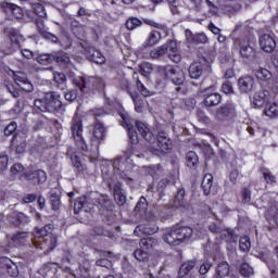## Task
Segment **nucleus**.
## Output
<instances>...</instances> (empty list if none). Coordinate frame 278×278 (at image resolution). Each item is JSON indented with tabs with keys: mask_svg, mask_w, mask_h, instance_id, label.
Listing matches in <instances>:
<instances>
[{
	"mask_svg": "<svg viewBox=\"0 0 278 278\" xmlns=\"http://www.w3.org/2000/svg\"><path fill=\"white\" fill-rule=\"evenodd\" d=\"M113 197L115 201H117V205H125V203H127V195H125V190H123L121 182L114 185Z\"/></svg>",
	"mask_w": 278,
	"mask_h": 278,
	"instance_id": "21",
	"label": "nucleus"
},
{
	"mask_svg": "<svg viewBox=\"0 0 278 278\" xmlns=\"http://www.w3.org/2000/svg\"><path fill=\"white\" fill-rule=\"evenodd\" d=\"M128 138L130 144H138V132L131 128H128Z\"/></svg>",
	"mask_w": 278,
	"mask_h": 278,
	"instance_id": "62",
	"label": "nucleus"
},
{
	"mask_svg": "<svg viewBox=\"0 0 278 278\" xmlns=\"http://www.w3.org/2000/svg\"><path fill=\"white\" fill-rule=\"evenodd\" d=\"M197 266V263L194 261H187L181 264L179 270H178V277H186L190 270H192Z\"/></svg>",
	"mask_w": 278,
	"mask_h": 278,
	"instance_id": "34",
	"label": "nucleus"
},
{
	"mask_svg": "<svg viewBox=\"0 0 278 278\" xmlns=\"http://www.w3.org/2000/svg\"><path fill=\"white\" fill-rule=\"evenodd\" d=\"M229 275V264L222 262L217 265L215 276L218 278H225Z\"/></svg>",
	"mask_w": 278,
	"mask_h": 278,
	"instance_id": "40",
	"label": "nucleus"
},
{
	"mask_svg": "<svg viewBox=\"0 0 278 278\" xmlns=\"http://www.w3.org/2000/svg\"><path fill=\"white\" fill-rule=\"evenodd\" d=\"M10 173L12 177H18V179L23 180L25 179V173H27V170H25V166H23V164L15 163L11 166Z\"/></svg>",
	"mask_w": 278,
	"mask_h": 278,
	"instance_id": "29",
	"label": "nucleus"
},
{
	"mask_svg": "<svg viewBox=\"0 0 278 278\" xmlns=\"http://www.w3.org/2000/svg\"><path fill=\"white\" fill-rule=\"evenodd\" d=\"M14 81L24 92H31L34 90V85L29 81V78H27L26 73L16 72L14 74Z\"/></svg>",
	"mask_w": 278,
	"mask_h": 278,
	"instance_id": "12",
	"label": "nucleus"
},
{
	"mask_svg": "<svg viewBox=\"0 0 278 278\" xmlns=\"http://www.w3.org/2000/svg\"><path fill=\"white\" fill-rule=\"evenodd\" d=\"M238 86L240 92H251V90L255 88V78H253L252 76H243L239 78Z\"/></svg>",
	"mask_w": 278,
	"mask_h": 278,
	"instance_id": "18",
	"label": "nucleus"
},
{
	"mask_svg": "<svg viewBox=\"0 0 278 278\" xmlns=\"http://www.w3.org/2000/svg\"><path fill=\"white\" fill-rule=\"evenodd\" d=\"M239 249L243 251V253L249 252L251 249V239H249V237H242L239 240Z\"/></svg>",
	"mask_w": 278,
	"mask_h": 278,
	"instance_id": "44",
	"label": "nucleus"
},
{
	"mask_svg": "<svg viewBox=\"0 0 278 278\" xmlns=\"http://www.w3.org/2000/svg\"><path fill=\"white\" fill-rule=\"evenodd\" d=\"M33 12L36 14V16H39V18H45L47 16V11L45 10V5L41 3H33L31 4Z\"/></svg>",
	"mask_w": 278,
	"mask_h": 278,
	"instance_id": "43",
	"label": "nucleus"
},
{
	"mask_svg": "<svg viewBox=\"0 0 278 278\" xmlns=\"http://www.w3.org/2000/svg\"><path fill=\"white\" fill-rule=\"evenodd\" d=\"M220 103V93L207 94L204 99V105L206 108H214Z\"/></svg>",
	"mask_w": 278,
	"mask_h": 278,
	"instance_id": "32",
	"label": "nucleus"
},
{
	"mask_svg": "<svg viewBox=\"0 0 278 278\" xmlns=\"http://www.w3.org/2000/svg\"><path fill=\"white\" fill-rule=\"evenodd\" d=\"M16 129H18V124L16 122H11L9 125L4 128V136H16Z\"/></svg>",
	"mask_w": 278,
	"mask_h": 278,
	"instance_id": "47",
	"label": "nucleus"
},
{
	"mask_svg": "<svg viewBox=\"0 0 278 278\" xmlns=\"http://www.w3.org/2000/svg\"><path fill=\"white\" fill-rule=\"evenodd\" d=\"M53 62H55L60 66H66V64H68V62H71V58H68V55H66V53L58 52L53 55Z\"/></svg>",
	"mask_w": 278,
	"mask_h": 278,
	"instance_id": "41",
	"label": "nucleus"
},
{
	"mask_svg": "<svg viewBox=\"0 0 278 278\" xmlns=\"http://www.w3.org/2000/svg\"><path fill=\"white\" fill-rule=\"evenodd\" d=\"M74 84L84 94H96L105 90V81L101 78L78 77L74 79Z\"/></svg>",
	"mask_w": 278,
	"mask_h": 278,
	"instance_id": "3",
	"label": "nucleus"
},
{
	"mask_svg": "<svg viewBox=\"0 0 278 278\" xmlns=\"http://www.w3.org/2000/svg\"><path fill=\"white\" fill-rule=\"evenodd\" d=\"M55 84H66V74L64 73H54Z\"/></svg>",
	"mask_w": 278,
	"mask_h": 278,
	"instance_id": "64",
	"label": "nucleus"
},
{
	"mask_svg": "<svg viewBox=\"0 0 278 278\" xmlns=\"http://www.w3.org/2000/svg\"><path fill=\"white\" fill-rule=\"evenodd\" d=\"M140 73H141V75H144V77H149V75H151V73H153V64L142 63L140 65Z\"/></svg>",
	"mask_w": 278,
	"mask_h": 278,
	"instance_id": "52",
	"label": "nucleus"
},
{
	"mask_svg": "<svg viewBox=\"0 0 278 278\" xmlns=\"http://www.w3.org/2000/svg\"><path fill=\"white\" fill-rule=\"evenodd\" d=\"M72 166L76 175H84V170H86L85 165L81 164V156L77 155V152L72 153L71 155Z\"/></svg>",
	"mask_w": 278,
	"mask_h": 278,
	"instance_id": "24",
	"label": "nucleus"
},
{
	"mask_svg": "<svg viewBox=\"0 0 278 278\" xmlns=\"http://www.w3.org/2000/svg\"><path fill=\"white\" fill-rule=\"evenodd\" d=\"M24 177L26 181H29V184L40 186V184H45V181H47V172L42 169H30L25 173Z\"/></svg>",
	"mask_w": 278,
	"mask_h": 278,
	"instance_id": "8",
	"label": "nucleus"
},
{
	"mask_svg": "<svg viewBox=\"0 0 278 278\" xmlns=\"http://www.w3.org/2000/svg\"><path fill=\"white\" fill-rule=\"evenodd\" d=\"M157 244V239L153 237L143 238L139 242V247L146 251H150V249H153Z\"/></svg>",
	"mask_w": 278,
	"mask_h": 278,
	"instance_id": "39",
	"label": "nucleus"
},
{
	"mask_svg": "<svg viewBox=\"0 0 278 278\" xmlns=\"http://www.w3.org/2000/svg\"><path fill=\"white\" fill-rule=\"evenodd\" d=\"M163 240L166 242V244H169V247H175V228H166L164 230Z\"/></svg>",
	"mask_w": 278,
	"mask_h": 278,
	"instance_id": "36",
	"label": "nucleus"
},
{
	"mask_svg": "<svg viewBox=\"0 0 278 278\" xmlns=\"http://www.w3.org/2000/svg\"><path fill=\"white\" fill-rule=\"evenodd\" d=\"M239 273L241 277L251 278L255 275V270L249 263L243 262L239 267Z\"/></svg>",
	"mask_w": 278,
	"mask_h": 278,
	"instance_id": "35",
	"label": "nucleus"
},
{
	"mask_svg": "<svg viewBox=\"0 0 278 278\" xmlns=\"http://www.w3.org/2000/svg\"><path fill=\"white\" fill-rule=\"evenodd\" d=\"M34 112H49L50 114H58L66 112L62 96L58 91H48L42 98L35 99Z\"/></svg>",
	"mask_w": 278,
	"mask_h": 278,
	"instance_id": "2",
	"label": "nucleus"
},
{
	"mask_svg": "<svg viewBox=\"0 0 278 278\" xmlns=\"http://www.w3.org/2000/svg\"><path fill=\"white\" fill-rule=\"evenodd\" d=\"M134 256L138 260V262H147L149 260V252H147L144 249H137L134 252Z\"/></svg>",
	"mask_w": 278,
	"mask_h": 278,
	"instance_id": "46",
	"label": "nucleus"
},
{
	"mask_svg": "<svg viewBox=\"0 0 278 278\" xmlns=\"http://www.w3.org/2000/svg\"><path fill=\"white\" fill-rule=\"evenodd\" d=\"M50 204H51V208L54 212H58V210H60L61 201H60V195H58V193L51 194V197H50Z\"/></svg>",
	"mask_w": 278,
	"mask_h": 278,
	"instance_id": "50",
	"label": "nucleus"
},
{
	"mask_svg": "<svg viewBox=\"0 0 278 278\" xmlns=\"http://www.w3.org/2000/svg\"><path fill=\"white\" fill-rule=\"evenodd\" d=\"M126 29H136V27H140L142 25V22L138 17H131L126 22Z\"/></svg>",
	"mask_w": 278,
	"mask_h": 278,
	"instance_id": "49",
	"label": "nucleus"
},
{
	"mask_svg": "<svg viewBox=\"0 0 278 278\" xmlns=\"http://www.w3.org/2000/svg\"><path fill=\"white\" fill-rule=\"evenodd\" d=\"M176 200L178 207H188V202L186 201V189H179L177 191Z\"/></svg>",
	"mask_w": 278,
	"mask_h": 278,
	"instance_id": "42",
	"label": "nucleus"
},
{
	"mask_svg": "<svg viewBox=\"0 0 278 278\" xmlns=\"http://www.w3.org/2000/svg\"><path fill=\"white\" fill-rule=\"evenodd\" d=\"M167 55L172 62H175V39L167 40L166 43L150 51L152 60H160Z\"/></svg>",
	"mask_w": 278,
	"mask_h": 278,
	"instance_id": "6",
	"label": "nucleus"
},
{
	"mask_svg": "<svg viewBox=\"0 0 278 278\" xmlns=\"http://www.w3.org/2000/svg\"><path fill=\"white\" fill-rule=\"evenodd\" d=\"M156 141L159 149L164 153H168L173 149V140L168 138V134L164 130L157 132Z\"/></svg>",
	"mask_w": 278,
	"mask_h": 278,
	"instance_id": "14",
	"label": "nucleus"
},
{
	"mask_svg": "<svg viewBox=\"0 0 278 278\" xmlns=\"http://www.w3.org/2000/svg\"><path fill=\"white\" fill-rule=\"evenodd\" d=\"M37 62L43 66H47V64H53V54H40L37 58Z\"/></svg>",
	"mask_w": 278,
	"mask_h": 278,
	"instance_id": "48",
	"label": "nucleus"
},
{
	"mask_svg": "<svg viewBox=\"0 0 278 278\" xmlns=\"http://www.w3.org/2000/svg\"><path fill=\"white\" fill-rule=\"evenodd\" d=\"M187 166L193 170L199 168V155H197V152L190 151L187 153Z\"/></svg>",
	"mask_w": 278,
	"mask_h": 278,
	"instance_id": "33",
	"label": "nucleus"
},
{
	"mask_svg": "<svg viewBox=\"0 0 278 278\" xmlns=\"http://www.w3.org/2000/svg\"><path fill=\"white\" fill-rule=\"evenodd\" d=\"M260 48L265 53H273L277 47V41H275V37L268 34H264L258 39Z\"/></svg>",
	"mask_w": 278,
	"mask_h": 278,
	"instance_id": "13",
	"label": "nucleus"
},
{
	"mask_svg": "<svg viewBox=\"0 0 278 278\" xmlns=\"http://www.w3.org/2000/svg\"><path fill=\"white\" fill-rule=\"evenodd\" d=\"M188 42H193L194 45H207V35L205 33L192 34V31L187 30Z\"/></svg>",
	"mask_w": 278,
	"mask_h": 278,
	"instance_id": "22",
	"label": "nucleus"
},
{
	"mask_svg": "<svg viewBox=\"0 0 278 278\" xmlns=\"http://www.w3.org/2000/svg\"><path fill=\"white\" fill-rule=\"evenodd\" d=\"M65 101H70V103H73L77 99V90L71 89L64 93Z\"/></svg>",
	"mask_w": 278,
	"mask_h": 278,
	"instance_id": "58",
	"label": "nucleus"
},
{
	"mask_svg": "<svg viewBox=\"0 0 278 278\" xmlns=\"http://www.w3.org/2000/svg\"><path fill=\"white\" fill-rule=\"evenodd\" d=\"M175 233L176 242H184L185 240H190L194 231L188 226H180L176 228Z\"/></svg>",
	"mask_w": 278,
	"mask_h": 278,
	"instance_id": "19",
	"label": "nucleus"
},
{
	"mask_svg": "<svg viewBox=\"0 0 278 278\" xmlns=\"http://www.w3.org/2000/svg\"><path fill=\"white\" fill-rule=\"evenodd\" d=\"M254 75L258 81H270L274 74L266 67H258L254 71Z\"/></svg>",
	"mask_w": 278,
	"mask_h": 278,
	"instance_id": "26",
	"label": "nucleus"
},
{
	"mask_svg": "<svg viewBox=\"0 0 278 278\" xmlns=\"http://www.w3.org/2000/svg\"><path fill=\"white\" fill-rule=\"evenodd\" d=\"M36 25L38 33L40 34V36H42V38H45L46 40H50V42H58V36L47 31V29L45 28V22L37 21Z\"/></svg>",
	"mask_w": 278,
	"mask_h": 278,
	"instance_id": "25",
	"label": "nucleus"
},
{
	"mask_svg": "<svg viewBox=\"0 0 278 278\" xmlns=\"http://www.w3.org/2000/svg\"><path fill=\"white\" fill-rule=\"evenodd\" d=\"M239 55L245 62H253L255 60V49L251 47L249 41H239Z\"/></svg>",
	"mask_w": 278,
	"mask_h": 278,
	"instance_id": "11",
	"label": "nucleus"
},
{
	"mask_svg": "<svg viewBox=\"0 0 278 278\" xmlns=\"http://www.w3.org/2000/svg\"><path fill=\"white\" fill-rule=\"evenodd\" d=\"M270 79L271 80L269 81L268 87L273 91L270 94H274V99H275V94H277V91H278V76L274 74Z\"/></svg>",
	"mask_w": 278,
	"mask_h": 278,
	"instance_id": "53",
	"label": "nucleus"
},
{
	"mask_svg": "<svg viewBox=\"0 0 278 278\" xmlns=\"http://www.w3.org/2000/svg\"><path fill=\"white\" fill-rule=\"evenodd\" d=\"M184 81H186V72L181 68L176 70V86H184Z\"/></svg>",
	"mask_w": 278,
	"mask_h": 278,
	"instance_id": "51",
	"label": "nucleus"
},
{
	"mask_svg": "<svg viewBox=\"0 0 278 278\" xmlns=\"http://www.w3.org/2000/svg\"><path fill=\"white\" fill-rule=\"evenodd\" d=\"M134 103L136 112L139 114L142 113L144 110V101H142V99H134Z\"/></svg>",
	"mask_w": 278,
	"mask_h": 278,
	"instance_id": "63",
	"label": "nucleus"
},
{
	"mask_svg": "<svg viewBox=\"0 0 278 278\" xmlns=\"http://www.w3.org/2000/svg\"><path fill=\"white\" fill-rule=\"evenodd\" d=\"M136 128H137L138 134H140L141 138H143L147 141L151 140L153 132H151V130H149V127H147V125H144V123L136 122Z\"/></svg>",
	"mask_w": 278,
	"mask_h": 278,
	"instance_id": "30",
	"label": "nucleus"
},
{
	"mask_svg": "<svg viewBox=\"0 0 278 278\" xmlns=\"http://www.w3.org/2000/svg\"><path fill=\"white\" fill-rule=\"evenodd\" d=\"M147 198L141 197L139 202L135 206V212H147Z\"/></svg>",
	"mask_w": 278,
	"mask_h": 278,
	"instance_id": "55",
	"label": "nucleus"
},
{
	"mask_svg": "<svg viewBox=\"0 0 278 278\" xmlns=\"http://www.w3.org/2000/svg\"><path fill=\"white\" fill-rule=\"evenodd\" d=\"M4 34H7L10 40L9 46L3 49L4 55H12V53H16V51L21 50V41L25 40L23 35H21V29L5 28Z\"/></svg>",
	"mask_w": 278,
	"mask_h": 278,
	"instance_id": "4",
	"label": "nucleus"
},
{
	"mask_svg": "<svg viewBox=\"0 0 278 278\" xmlns=\"http://www.w3.org/2000/svg\"><path fill=\"white\" fill-rule=\"evenodd\" d=\"M71 134L75 146L85 153H99V147L105 142V125L100 121L93 122L89 127V143L84 139V121L79 115H74L71 122Z\"/></svg>",
	"mask_w": 278,
	"mask_h": 278,
	"instance_id": "1",
	"label": "nucleus"
},
{
	"mask_svg": "<svg viewBox=\"0 0 278 278\" xmlns=\"http://www.w3.org/2000/svg\"><path fill=\"white\" fill-rule=\"evenodd\" d=\"M11 149L21 155L27 151V141L21 136H14L11 140Z\"/></svg>",
	"mask_w": 278,
	"mask_h": 278,
	"instance_id": "17",
	"label": "nucleus"
},
{
	"mask_svg": "<svg viewBox=\"0 0 278 278\" xmlns=\"http://www.w3.org/2000/svg\"><path fill=\"white\" fill-rule=\"evenodd\" d=\"M10 223L14 225V227H21V225H27L29 223V217L25 215V213L13 212L10 215Z\"/></svg>",
	"mask_w": 278,
	"mask_h": 278,
	"instance_id": "20",
	"label": "nucleus"
},
{
	"mask_svg": "<svg viewBox=\"0 0 278 278\" xmlns=\"http://www.w3.org/2000/svg\"><path fill=\"white\" fill-rule=\"evenodd\" d=\"M205 68H207V65L201 62H193L189 67V77L191 79H201L203 73H205Z\"/></svg>",
	"mask_w": 278,
	"mask_h": 278,
	"instance_id": "16",
	"label": "nucleus"
},
{
	"mask_svg": "<svg viewBox=\"0 0 278 278\" xmlns=\"http://www.w3.org/2000/svg\"><path fill=\"white\" fill-rule=\"evenodd\" d=\"M137 90L142 97H153V92L148 90L140 79L136 81Z\"/></svg>",
	"mask_w": 278,
	"mask_h": 278,
	"instance_id": "45",
	"label": "nucleus"
},
{
	"mask_svg": "<svg viewBox=\"0 0 278 278\" xmlns=\"http://www.w3.org/2000/svg\"><path fill=\"white\" fill-rule=\"evenodd\" d=\"M236 110L233 106L226 104L224 106H220L219 110L217 111V118L219 121H225L228 116H233Z\"/></svg>",
	"mask_w": 278,
	"mask_h": 278,
	"instance_id": "31",
	"label": "nucleus"
},
{
	"mask_svg": "<svg viewBox=\"0 0 278 278\" xmlns=\"http://www.w3.org/2000/svg\"><path fill=\"white\" fill-rule=\"evenodd\" d=\"M210 268H212V263L210 261H205L200 265V275H207V273H210Z\"/></svg>",
	"mask_w": 278,
	"mask_h": 278,
	"instance_id": "61",
	"label": "nucleus"
},
{
	"mask_svg": "<svg viewBox=\"0 0 278 278\" xmlns=\"http://www.w3.org/2000/svg\"><path fill=\"white\" fill-rule=\"evenodd\" d=\"M55 226L53 224H47L42 228H36V235L38 238H43L48 251H53L58 247V237L53 235Z\"/></svg>",
	"mask_w": 278,
	"mask_h": 278,
	"instance_id": "5",
	"label": "nucleus"
},
{
	"mask_svg": "<svg viewBox=\"0 0 278 278\" xmlns=\"http://www.w3.org/2000/svg\"><path fill=\"white\" fill-rule=\"evenodd\" d=\"M87 58L88 60H90V62H93L94 64H103L105 62V56L103 55V53L94 48L88 49Z\"/></svg>",
	"mask_w": 278,
	"mask_h": 278,
	"instance_id": "23",
	"label": "nucleus"
},
{
	"mask_svg": "<svg viewBox=\"0 0 278 278\" xmlns=\"http://www.w3.org/2000/svg\"><path fill=\"white\" fill-rule=\"evenodd\" d=\"M238 177H240V172L236 167H232V169L229 173V179L231 184H233V186L238 184Z\"/></svg>",
	"mask_w": 278,
	"mask_h": 278,
	"instance_id": "60",
	"label": "nucleus"
},
{
	"mask_svg": "<svg viewBox=\"0 0 278 278\" xmlns=\"http://www.w3.org/2000/svg\"><path fill=\"white\" fill-rule=\"evenodd\" d=\"M7 273L10 277H18V266L14 263L7 264Z\"/></svg>",
	"mask_w": 278,
	"mask_h": 278,
	"instance_id": "54",
	"label": "nucleus"
},
{
	"mask_svg": "<svg viewBox=\"0 0 278 278\" xmlns=\"http://www.w3.org/2000/svg\"><path fill=\"white\" fill-rule=\"evenodd\" d=\"M159 73L161 77H164V79H170L172 84H175V78H173V75H175L174 65L159 66Z\"/></svg>",
	"mask_w": 278,
	"mask_h": 278,
	"instance_id": "27",
	"label": "nucleus"
},
{
	"mask_svg": "<svg viewBox=\"0 0 278 278\" xmlns=\"http://www.w3.org/2000/svg\"><path fill=\"white\" fill-rule=\"evenodd\" d=\"M160 40H162V33L152 30L143 42V47H155Z\"/></svg>",
	"mask_w": 278,
	"mask_h": 278,
	"instance_id": "28",
	"label": "nucleus"
},
{
	"mask_svg": "<svg viewBox=\"0 0 278 278\" xmlns=\"http://www.w3.org/2000/svg\"><path fill=\"white\" fill-rule=\"evenodd\" d=\"M11 240L15 247H23L27 242V232H16Z\"/></svg>",
	"mask_w": 278,
	"mask_h": 278,
	"instance_id": "37",
	"label": "nucleus"
},
{
	"mask_svg": "<svg viewBox=\"0 0 278 278\" xmlns=\"http://www.w3.org/2000/svg\"><path fill=\"white\" fill-rule=\"evenodd\" d=\"M265 116H269V118H275L278 116V103L277 102H268L265 106Z\"/></svg>",
	"mask_w": 278,
	"mask_h": 278,
	"instance_id": "38",
	"label": "nucleus"
},
{
	"mask_svg": "<svg viewBox=\"0 0 278 278\" xmlns=\"http://www.w3.org/2000/svg\"><path fill=\"white\" fill-rule=\"evenodd\" d=\"M241 203L249 205L251 203V191L248 188H244L241 193Z\"/></svg>",
	"mask_w": 278,
	"mask_h": 278,
	"instance_id": "57",
	"label": "nucleus"
},
{
	"mask_svg": "<svg viewBox=\"0 0 278 278\" xmlns=\"http://www.w3.org/2000/svg\"><path fill=\"white\" fill-rule=\"evenodd\" d=\"M0 8L4 14H9L12 18L21 20L24 16L23 9L14 3L3 1L1 2Z\"/></svg>",
	"mask_w": 278,
	"mask_h": 278,
	"instance_id": "10",
	"label": "nucleus"
},
{
	"mask_svg": "<svg viewBox=\"0 0 278 278\" xmlns=\"http://www.w3.org/2000/svg\"><path fill=\"white\" fill-rule=\"evenodd\" d=\"M201 188L205 194H218V185L214 184V176L212 174H205L202 179Z\"/></svg>",
	"mask_w": 278,
	"mask_h": 278,
	"instance_id": "9",
	"label": "nucleus"
},
{
	"mask_svg": "<svg viewBox=\"0 0 278 278\" xmlns=\"http://www.w3.org/2000/svg\"><path fill=\"white\" fill-rule=\"evenodd\" d=\"M263 177H264L266 184H270V185L277 184V178L269 170L263 172Z\"/></svg>",
	"mask_w": 278,
	"mask_h": 278,
	"instance_id": "59",
	"label": "nucleus"
},
{
	"mask_svg": "<svg viewBox=\"0 0 278 278\" xmlns=\"http://www.w3.org/2000/svg\"><path fill=\"white\" fill-rule=\"evenodd\" d=\"M86 207V198H79L75 203H74V213L78 214V212H81Z\"/></svg>",
	"mask_w": 278,
	"mask_h": 278,
	"instance_id": "56",
	"label": "nucleus"
},
{
	"mask_svg": "<svg viewBox=\"0 0 278 278\" xmlns=\"http://www.w3.org/2000/svg\"><path fill=\"white\" fill-rule=\"evenodd\" d=\"M159 227L155 224H140L135 228V236H153L157 233Z\"/></svg>",
	"mask_w": 278,
	"mask_h": 278,
	"instance_id": "15",
	"label": "nucleus"
},
{
	"mask_svg": "<svg viewBox=\"0 0 278 278\" xmlns=\"http://www.w3.org/2000/svg\"><path fill=\"white\" fill-rule=\"evenodd\" d=\"M275 101V94H270L268 90H260L254 93L252 104L254 108H264L267 103Z\"/></svg>",
	"mask_w": 278,
	"mask_h": 278,
	"instance_id": "7",
	"label": "nucleus"
}]
</instances>
